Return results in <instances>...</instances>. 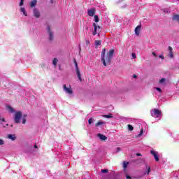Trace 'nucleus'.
Here are the masks:
<instances>
[{"instance_id": "20", "label": "nucleus", "mask_w": 179, "mask_h": 179, "mask_svg": "<svg viewBox=\"0 0 179 179\" xmlns=\"http://www.w3.org/2000/svg\"><path fill=\"white\" fill-rule=\"evenodd\" d=\"M172 20H175L176 22H179V15L175 14L172 17Z\"/></svg>"}, {"instance_id": "27", "label": "nucleus", "mask_w": 179, "mask_h": 179, "mask_svg": "<svg viewBox=\"0 0 179 179\" xmlns=\"http://www.w3.org/2000/svg\"><path fill=\"white\" fill-rule=\"evenodd\" d=\"M103 117L104 118H113V116H111L110 115H103Z\"/></svg>"}, {"instance_id": "4", "label": "nucleus", "mask_w": 179, "mask_h": 179, "mask_svg": "<svg viewBox=\"0 0 179 179\" xmlns=\"http://www.w3.org/2000/svg\"><path fill=\"white\" fill-rule=\"evenodd\" d=\"M21 120H22V112L18 110L15 113L14 122H15V124H19Z\"/></svg>"}, {"instance_id": "19", "label": "nucleus", "mask_w": 179, "mask_h": 179, "mask_svg": "<svg viewBox=\"0 0 179 179\" xmlns=\"http://www.w3.org/2000/svg\"><path fill=\"white\" fill-rule=\"evenodd\" d=\"M159 83L160 85H162L163 86H164L167 83V80L166 78H161L159 80Z\"/></svg>"}, {"instance_id": "37", "label": "nucleus", "mask_w": 179, "mask_h": 179, "mask_svg": "<svg viewBox=\"0 0 179 179\" xmlns=\"http://www.w3.org/2000/svg\"><path fill=\"white\" fill-rule=\"evenodd\" d=\"M3 128H6V127H9V124H3Z\"/></svg>"}, {"instance_id": "12", "label": "nucleus", "mask_w": 179, "mask_h": 179, "mask_svg": "<svg viewBox=\"0 0 179 179\" xmlns=\"http://www.w3.org/2000/svg\"><path fill=\"white\" fill-rule=\"evenodd\" d=\"M145 170H147L145 172H144V176H149V174L150 173V166H148V164H145Z\"/></svg>"}, {"instance_id": "40", "label": "nucleus", "mask_w": 179, "mask_h": 179, "mask_svg": "<svg viewBox=\"0 0 179 179\" xmlns=\"http://www.w3.org/2000/svg\"><path fill=\"white\" fill-rule=\"evenodd\" d=\"M152 55H154V57H157V55H156L155 52H152Z\"/></svg>"}, {"instance_id": "18", "label": "nucleus", "mask_w": 179, "mask_h": 179, "mask_svg": "<svg viewBox=\"0 0 179 179\" xmlns=\"http://www.w3.org/2000/svg\"><path fill=\"white\" fill-rule=\"evenodd\" d=\"M8 138L10 139L11 141H16V135L15 134H8Z\"/></svg>"}, {"instance_id": "21", "label": "nucleus", "mask_w": 179, "mask_h": 179, "mask_svg": "<svg viewBox=\"0 0 179 179\" xmlns=\"http://www.w3.org/2000/svg\"><path fill=\"white\" fill-rule=\"evenodd\" d=\"M128 164H129V162H123V169L125 170L128 167Z\"/></svg>"}, {"instance_id": "9", "label": "nucleus", "mask_w": 179, "mask_h": 179, "mask_svg": "<svg viewBox=\"0 0 179 179\" xmlns=\"http://www.w3.org/2000/svg\"><path fill=\"white\" fill-rule=\"evenodd\" d=\"M47 30L49 34V40H53L54 39V33L51 31V29L49 26L47 27Z\"/></svg>"}, {"instance_id": "45", "label": "nucleus", "mask_w": 179, "mask_h": 179, "mask_svg": "<svg viewBox=\"0 0 179 179\" xmlns=\"http://www.w3.org/2000/svg\"><path fill=\"white\" fill-rule=\"evenodd\" d=\"M20 1L24 2V0H20Z\"/></svg>"}, {"instance_id": "34", "label": "nucleus", "mask_w": 179, "mask_h": 179, "mask_svg": "<svg viewBox=\"0 0 179 179\" xmlns=\"http://www.w3.org/2000/svg\"><path fill=\"white\" fill-rule=\"evenodd\" d=\"M90 125L93 122V118H90L88 120Z\"/></svg>"}, {"instance_id": "33", "label": "nucleus", "mask_w": 179, "mask_h": 179, "mask_svg": "<svg viewBox=\"0 0 179 179\" xmlns=\"http://www.w3.org/2000/svg\"><path fill=\"white\" fill-rule=\"evenodd\" d=\"M131 57H132L133 59H135V58H136V55L135 54V52H133L131 54Z\"/></svg>"}, {"instance_id": "6", "label": "nucleus", "mask_w": 179, "mask_h": 179, "mask_svg": "<svg viewBox=\"0 0 179 179\" xmlns=\"http://www.w3.org/2000/svg\"><path fill=\"white\" fill-rule=\"evenodd\" d=\"M33 15L34 17H36V19H38L41 16V13H40V10H38V8H34L33 9Z\"/></svg>"}, {"instance_id": "24", "label": "nucleus", "mask_w": 179, "mask_h": 179, "mask_svg": "<svg viewBox=\"0 0 179 179\" xmlns=\"http://www.w3.org/2000/svg\"><path fill=\"white\" fill-rule=\"evenodd\" d=\"M26 117H27V115H24L22 117V124H26Z\"/></svg>"}, {"instance_id": "16", "label": "nucleus", "mask_w": 179, "mask_h": 179, "mask_svg": "<svg viewBox=\"0 0 179 179\" xmlns=\"http://www.w3.org/2000/svg\"><path fill=\"white\" fill-rule=\"evenodd\" d=\"M36 5H37V0H32L29 3L30 8H34V6H36Z\"/></svg>"}, {"instance_id": "28", "label": "nucleus", "mask_w": 179, "mask_h": 179, "mask_svg": "<svg viewBox=\"0 0 179 179\" xmlns=\"http://www.w3.org/2000/svg\"><path fill=\"white\" fill-rule=\"evenodd\" d=\"M129 131H134V127L131 124H128Z\"/></svg>"}, {"instance_id": "29", "label": "nucleus", "mask_w": 179, "mask_h": 179, "mask_svg": "<svg viewBox=\"0 0 179 179\" xmlns=\"http://www.w3.org/2000/svg\"><path fill=\"white\" fill-rule=\"evenodd\" d=\"M103 124H104V122H98L96 124V127H99V125H103Z\"/></svg>"}, {"instance_id": "13", "label": "nucleus", "mask_w": 179, "mask_h": 179, "mask_svg": "<svg viewBox=\"0 0 179 179\" xmlns=\"http://www.w3.org/2000/svg\"><path fill=\"white\" fill-rule=\"evenodd\" d=\"M95 12H96V10L94 8H91L88 10L87 13H88V15L93 17L94 16Z\"/></svg>"}, {"instance_id": "42", "label": "nucleus", "mask_w": 179, "mask_h": 179, "mask_svg": "<svg viewBox=\"0 0 179 179\" xmlns=\"http://www.w3.org/2000/svg\"><path fill=\"white\" fill-rule=\"evenodd\" d=\"M1 120L3 122H5V118H1Z\"/></svg>"}, {"instance_id": "38", "label": "nucleus", "mask_w": 179, "mask_h": 179, "mask_svg": "<svg viewBox=\"0 0 179 179\" xmlns=\"http://www.w3.org/2000/svg\"><path fill=\"white\" fill-rule=\"evenodd\" d=\"M24 1H20L19 3V6H22Z\"/></svg>"}, {"instance_id": "46", "label": "nucleus", "mask_w": 179, "mask_h": 179, "mask_svg": "<svg viewBox=\"0 0 179 179\" xmlns=\"http://www.w3.org/2000/svg\"><path fill=\"white\" fill-rule=\"evenodd\" d=\"M50 1H52V0H50Z\"/></svg>"}, {"instance_id": "7", "label": "nucleus", "mask_w": 179, "mask_h": 179, "mask_svg": "<svg viewBox=\"0 0 179 179\" xmlns=\"http://www.w3.org/2000/svg\"><path fill=\"white\" fill-rule=\"evenodd\" d=\"M150 153H151V155H152V156L154 157V159H155L156 162H159V160H160V159L159 158V152H158L152 150L150 151Z\"/></svg>"}, {"instance_id": "39", "label": "nucleus", "mask_w": 179, "mask_h": 179, "mask_svg": "<svg viewBox=\"0 0 179 179\" xmlns=\"http://www.w3.org/2000/svg\"><path fill=\"white\" fill-rule=\"evenodd\" d=\"M159 58H161V59H164V56L163 55H159Z\"/></svg>"}, {"instance_id": "32", "label": "nucleus", "mask_w": 179, "mask_h": 179, "mask_svg": "<svg viewBox=\"0 0 179 179\" xmlns=\"http://www.w3.org/2000/svg\"><path fill=\"white\" fill-rule=\"evenodd\" d=\"M2 145H5V141H3V139H0V146Z\"/></svg>"}, {"instance_id": "22", "label": "nucleus", "mask_w": 179, "mask_h": 179, "mask_svg": "<svg viewBox=\"0 0 179 179\" xmlns=\"http://www.w3.org/2000/svg\"><path fill=\"white\" fill-rule=\"evenodd\" d=\"M57 64H58V59L54 58L53 62H52V64L54 65L55 67L57 66Z\"/></svg>"}, {"instance_id": "41", "label": "nucleus", "mask_w": 179, "mask_h": 179, "mask_svg": "<svg viewBox=\"0 0 179 179\" xmlns=\"http://www.w3.org/2000/svg\"><path fill=\"white\" fill-rule=\"evenodd\" d=\"M126 178H127V179H131V176H127Z\"/></svg>"}, {"instance_id": "15", "label": "nucleus", "mask_w": 179, "mask_h": 179, "mask_svg": "<svg viewBox=\"0 0 179 179\" xmlns=\"http://www.w3.org/2000/svg\"><path fill=\"white\" fill-rule=\"evenodd\" d=\"M98 138L101 139V141H107V136L101 134H97Z\"/></svg>"}, {"instance_id": "2", "label": "nucleus", "mask_w": 179, "mask_h": 179, "mask_svg": "<svg viewBox=\"0 0 179 179\" xmlns=\"http://www.w3.org/2000/svg\"><path fill=\"white\" fill-rule=\"evenodd\" d=\"M63 90L66 94H69V96H73V90H72V87H71V85H66L64 84L63 85Z\"/></svg>"}, {"instance_id": "8", "label": "nucleus", "mask_w": 179, "mask_h": 179, "mask_svg": "<svg viewBox=\"0 0 179 179\" xmlns=\"http://www.w3.org/2000/svg\"><path fill=\"white\" fill-rule=\"evenodd\" d=\"M94 31H92L93 36H96L97 34V30H100V26L96 24V23L93 24Z\"/></svg>"}, {"instance_id": "43", "label": "nucleus", "mask_w": 179, "mask_h": 179, "mask_svg": "<svg viewBox=\"0 0 179 179\" xmlns=\"http://www.w3.org/2000/svg\"><path fill=\"white\" fill-rule=\"evenodd\" d=\"M136 156H142V155L139 154V153H137L136 154Z\"/></svg>"}, {"instance_id": "23", "label": "nucleus", "mask_w": 179, "mask_h": 179, "mask_svg": "<svg viewBox=\"0 0 179 179\" xmlns=\"http://www.w3.org/2000/svg\"><path fill=\"white\" fill-rule=\"evenodd\" d=\"M95 45H96V47H99V45H101V41H95Z\"/></svg>"}, {"instance_id": "10", "label": "nucleus", "mask_w": 179, "mask_h": 179, "mask_svg": "<svg viewBox=\"0 0 179 179\" xmlns=\"http://www.w3.org/2000/svg\"><path fill=\"white\" fill-rule=\"evenodd\" d=\"M169 57L171 58H174V52H173V48L169 46L168 48Z\"/></svg>"}, {"instance_id": "30", "label": "nucleus", "mask_w": 179, "mask_h": 179, "mask_svg": "<svg viewBox=\"0 0 179 179\" xmlns=\"http://www.w3.org/2000/svg\"><path fill=\"white\" fill-rule=\"evenodd\" d=\"M101 173H108V169H101Z\"/></svg>"}, {"instance_id": "1", "label": "nucleus", "mask_w": 179, "mask_h": 179, "mask_svg": "<svg viewBox=\"0 0 179 179\" xmlns=\"http://www.w3.org/2000/svg\"><path fill=\"white\" fill-rule=\"evenodd\" d=\"M114 57V49L110 50L106 55V49L102 50L101 61L104 66L111 64V60Z\"/></svg>"}, {"instance_id": "5", "label": "nucleus", "mask_w": 179, "mask_h": 179, "mask_svg": "<svg viewBox=\"0 0 179 179\" xmlns=\"http://www.w3.org/2000/svg\"><path fill=\"white\" fill-rule=\"evenodd\" d=\"M74 64L76 66V73L77 75L78 79L80 80V82H82V77L80 76V71H79V67L78 66V62L74 59Z\"/></svg>"}, {"instance_id": "17", "label": "nucleus", "mask_w": 179, "mask_h": 179, "mask_svg": "<svg viewBox=\"0 0 179 179\" xmlns=\"http://www.w3.org/2000/svg\"><path fill=\"white\" fill-rule=\"evenodd\" d=\"M20 12L24 15V16H27V11H26V8L24 7H22L20 9Z\"/></svg>"}, {"instance_id": "35", "label": "nucleus", "mask_w": 179, "mask_h": 179, "mask_svg": "<svg viewBox=\"0 0 179 179\" xmlns=\"http://www.w3.org/2000/svg\"><path fill=\"white\" fill-rule=\"evenodd\" d=\"M34 149H36L35 150H34V152H37V150H38V147H37V145H34Z\"/></svg>"}, {"instance_id": "44", "label": "nucleus", "mask_w": 179, "mask_h": 179, "mask_svg": "<svg viewBox=\"0 0 179 179\" xmlns=\"http://www.w3.org/2000/svg\"><path fill=\"white\" fill-rule=\"evenodd\" d=\"M134 78H136V75L133 76Z\"/></svg>"}, {"instance_id": "36", "label": "nucleus", "mask_w": 179, "mask_h": 179, "mask_svg": "<svg viewBox=\"0 0 179 179\" xmlns=\"http://www.w3.org/2000/svg\"><path fill=\"white\" fill-rule=\"evenodd\" d=\"M118 152H121V148H116V153H118Z\"/></svg>"}, {"instance_id": "14", "label": "nucleus", "mask_w": 179, "mask_h": 179, "mask_svg": "<svg viewBox=\"0 0 179 179\" xmlns=\"http://www.w3.org/2000/svg\"><path fill=\"white\" fill-rule=\"evenodd\" d=\"M6 110L8 111V113H15V109L13 108H12V106L7 105L6 106Z\"/></svg>"}, {"instance_id": "3", "label": "nucleus", "mask_w": 179, "mask_h": 179, "mask_svg": "<svg viewBox=\"0 0 179 179\" xmlns=\"http://www.w3.org/2000/svg\"><path fill=\"white\" fill-rule=\"evenodd\" d=\"M150 114L152 115V117H153L154 118H162V111H160L159 110L157 109V108H154L150 111Z\"/></svg>"}, {"instance_id": "26", "label": "nucleus", "mask_w": 179, "mask_h": 179, "mask_svg": "<svg viewBox=\"0 0 179 179\" xmlns=\"http://www.w3.org/2000/svg\"><path fill=\"white\" fill-rule=\"evenodd\" d=\"M142 135H143V129L141 130V132L138 134L137 138L142 136Z\"/></svg>"}, {"instance_id": "31", "label": "nucleus", "mask_w": 179, "mask_h": 179, "mask_svg": "<svg viewBox=\"0 0 179 179\" xmlns=\"http://www.w3.org/2000/svg\"><path fill=\"white\" fill-rule=\"evenodd\" d=\"M155 89L157 92H159V93H162V89H160V87H155Z\"/></svg>"}, {"instance_id": "11", "label": "nucleus", "mask_w": 179, "mask_h": 179, "mask_svg": "<svg viewBox=\"0 0 179 179\" xmlns=\"http://www.w3.org/2000/svg\"><path fill=\"white\" fill-rule=\"evenodd\" d=\"M141 29H142V25L141 24L135 28L134 31L136 36H139V34H141Z\"/></svg>"}, {"instance_id": "25", "label": "nucleus", "mask_w": 179, "mask_h": 179, "mask_svg": "<svg viewBox=\"0 0 179 179\" xmlns=\"http://www.w3.org/2000/svg\"><path fill=\"white\" fill-rule=\"evenodd\" d=\"M94 22H97L100 20L99 19V16H97V15H94Z\"/></svg>"}]
</instances>
